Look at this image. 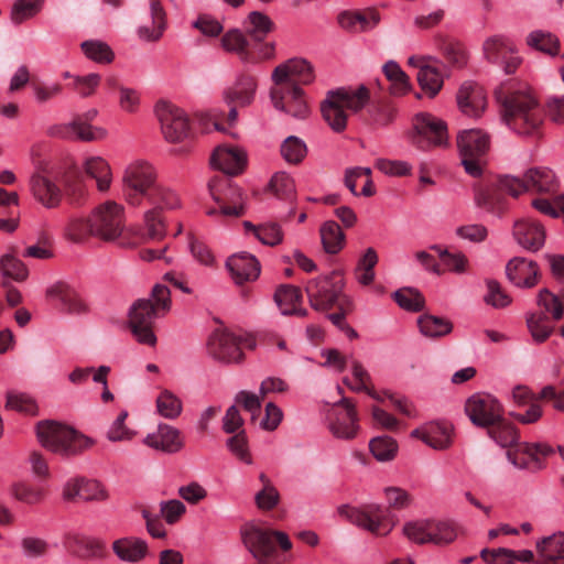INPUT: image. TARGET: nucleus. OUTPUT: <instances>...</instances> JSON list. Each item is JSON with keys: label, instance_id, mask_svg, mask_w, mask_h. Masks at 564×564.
Instances as JSON below:
<instances>
[{"label": "nucleus", "instance_id": "18", "mask_svg": "<svg viewBox=\"0 0 564 564\" xmlns=\"http://www.w3.org/2000/svg\"><path fill=\"white\" fill-rule=\"evenodd\" d=\"M346 518L355 525L376 535H386L391 527L384 520L382 508L379 505H369L364 509L347 507Z\"/></svg>", "mask_w": 564, "mask_h": 564}, {"label": "nucleus", "instance_id": "25", "mask_svg": "<svg viewBox=\"0 0 564 564\" xmlns=\"http://www.w3.org/2000/svg\"><path fill=\"white\" fill-rule=\"evenodd\" d=\"M226 268L237 284L257 280L261 271L259 260L247 252H240L229 257L226 261Z\"/></svg>", "mask_w": 564, "mask_h": 564}, {"label": "nucleus", "instance_id": "45", "mask_svg": "<svg viewBox=\"0 0 564 564\" xmlns=\"http://www.w3.org/2000/svg\"><path fill=\"white\" fill-rule=\"evenodd\" d=\"M378 263V254L376 250L369 247L358 260L355 269V276L359 284L364 286L370 285L376 276L375 267Z\"/></svg>", "mask_w": 564, "mask_h": 564}, {"label": "nucleus", "instance_id": "53", "mask_svg": "<svg viewBox=\"0 0 564 564\" xmlns=\"http://www.w3.org/2000/svg\"><path fill=\"white\" fill-rule=\"evenodd\" d=\"M44 0H15L11 9V20L20 24L36 15L43 7Z\"/></svg>", "mask_w": 564, "mask_h": 564}, {"label": "nucleus", "instance_id": "44", "mask_svg": "<svg viewBox=\"0 0 564 564\" xmlns=\"http://www.w3.org/2000/svg\"><path fill=\"white\" fill-rule=\"evenodd\" d=\"M144 202L155 206L154 208L156 209H173L181 205V200L176 192L160 182L156 183Z\"/></svg>", "mask_w": 564, "mask_h": 564}, {"label": "nucleus", "instance_id": "10", "mask_svg": "<svg viewBox=\"0 0 564 564\" xmlns=\"http://www.w3.org/2000/svg\"><path fill=\"white\" fill-rule=\"evenodd\" d=\"M411 142L421 150L443 147L447 143V128L443 120L430 113H417L413 120Z\"/></svg>", "mask_w": 564, "mask_h": 564}, {"label": "nucleus", "instance_id": "59", "mask_svg": "<svg viewBox=\"0 0 564 564\" xmlns=\"http://www.w3.org/2000/svg\"><path fill=\"white\" fill-rule=\"evenodd\" d=\"M127 417L128 412L123 410L111 423L107 431V438L110 442H129L135 436L137 432L126 425Z\"/></svg>", "mask_w": 564, "mask_h": 564}, {"label": "nucleus", "instance_id": "30", "mask_svg": "<svg viewBox=\"0 0 564 564\" xmlns=\"http://www.w3.org/2000/svg\"><path fill=\"white\" fill-rule=\"evenodd\" d=\"M59 135L65 139L80 141H100L104 140L108 132L102 127H93L83 118H77L59 128Z\"/></svg>", "mask_w": 564, "mask_h": 564}, {"label": "nucleus", "instance_id": "52", "mask_svg": "<svg viewBox=\"0 0 564 564\" xmlns=\"http://www.w3.org/2000/svg\"><path fill=\"white\" fill-rule=\"evenodd\" d=\"M369 448L377 460L388 462L395 457L398 444L390 436H377L369 442Z\"/></svg>", "mask_w": 564, "mask_h": 564}, {"label": "nucleus", "instance_id": "58", "mask_svg": "<svg viewBox=\"0 0 564 564\" xmlns=\"http://www.w3.org/2000/svg\"><path fill=\"white\" fill-rule=\"evenodd\" d=\"M527 324L536 343L546 340L554 329L544 314H530L527 318Z\"/></svg>", "mask_w": 564, "mask_h": 564}, {"label": "nucleus", "instance_id": "19", "mask_svg": "<svg viewBox=\"0 0 564 564\" xmlns=\"http://www.w3.org/2000/svg\"><path fill=\"white\" fill-rule=\"evenodd\" d=\"M334 405L341 406L343 410L336 413L335 420L329 424L332 434L341 440L355 438L359 431L358 414L355 403L343 397Z\"/></svg>", "mask_w": 564, "mask_h": 564}, {"label": "nucleus", "instance_id": "41", "mask_svg": "<svg viewBox=\"0 0 564 564\" xmlns=\"http://www.w3.org/2000/svg\"><path fill=\"white\" fill-rule=\"evenodd\" d=\"M245 29L248 36H250L252 42H254L256 46L272 31L273 23L264 13L253 11L248 15V19L245 22Z\"/></svg>", "mask_w": 564, "mask_h": 564}, {"label": "nucleus", "instance_id": "9", "mask_svg": "<svg viewBox=\"0 0 564 564\" xmlns=\"http://www.w3.org/2000/svg\"><path fill=\"white\" fill-rule=\"evenodd\" d=\"M89 218L93 236L104 240H115L123 230L124 208L117 202L107 200L93 209Z\"/></svg>", "mask_w": 564, "mask_h": 564}, {"label": "nucleus", "instance_id": "17", "mask_svg": "<svg viewBox=\"0 0 564 564\" xmlns=\"http://www.w3.org/2000/svg\"><path fill=\"white\" fill-rule=\"evenodd\" d=\"M553 453V448L543 442L528 443L522 442L512 451H508V460L518 469H528L533 467L542 469L544 464L541 458L547 457Z\"/></svg>", "mask_w": 564, "mask_h": 564}, {"label": "nucleus", "instance_id": "61", "mask_svg": "<svg viewBox=\"0 0 564 564\" xmlns=\"http://www.w3.org/2000/svg\"><path fill=\"white\" fill-rule=\"evenodd\" d=\"M6 406L30 415L37 413V404L35 400L23 392H9L7 395Z\"/></svg>", "mask_w": 564, "mask_h": 564}, {"label": "nucleus", "instance_id": "22", "mask_svg": "<svg viewBox=\"0 0 564 564\" xmlns=\"http://www.w3.org/2000/svg\"><path fill=\"white\" fill-rule=\"evenodd\" d=\"M513 237L520 247L535 252L544 246L545 230L538 221L523 218L514 223Z\"/></svg>", "mask_w": 564, "mask_h": 564}, {"label": "nucleus", "instance_id": "37", "mask_svg": "<svg viewBox=\"0 0 564 564\" xmlns=\"http://www.w3.org/2000/svg\"><path fill=\"white\" fill-rule=\"evenodd\" d=\"M150 11L152 19V26L144 24L138 29V35L141 40L148 42H155L160 40L165 30V12L159 0L150 1Z\"/></svg>", "mask_w": 564, "mask_h": 564}, {"label": "nucleus", "instance_id": "14", "mask_svg": "<svg viewBox=\"0 0 564 564\" xmlns=\"http://www.w3.org/2000/svg\"><path fill=\"white\" fill-rule=\"evenodd\" d=\"M274 87L289 88L299 84H311L314 78L312 65L304 58H291L278 65L272 72Z\"/></svg>", "mask_w": 564, "mask_h": 564}, {"label": "nucleus", "instance_id": "39", "mask_svg": "<svg viewBox=\"0 0 564 564\" xmlns=\"http://www.w3.org/2000/svg\"><path fill=\"white\" fill-rule=\"evenodd\" d=\"M221 45L225 51L237 54L243 63L254 62L250 52L252 44L241 31L235 29L225 33L221 37Z\"/></svg>", "mask_w": 564, "mask_h": 564}, {"label": "nucleus", "instance_id": "38", "mask_svg": "<svg viewBox=\"0 0 564 564\" xmlns=\"http://www.w3.org/2000/svg\"><path fill=\"white\" fill-rule=\"evenodd\" d=\"M527 186L531 192L553 193L557 188V178L547 167H532L525 172Z\"/></svg>", "mask_w": 564, "mask_h": 564}, {"label": "nucleus", "instance_id": "2", "mask_svg": "<svg viewBox=\"0 0 564 564\" xmlns=\"http://www.w3.org/2000/svg\"><path fill=\"white\" fill-rule=\"evenodd\" d=\"M171 292L167 286L156 284L148 299L137 300L129 310V326L140 344L154 346L156 336L153 323L171 310Z\"/></svg>", "mask_w": 564, "mask_h": 564}, {"label": "nucleus", "instance_id": "20", "mask_svg": "<svg viewBox=\"0 0 564 564\" xmlns=\"http://www.w3.org/2000/svg\"><path fill=\"white\" fill-rule=\"evenodd\" d=\"M30 191L36 202L46 208H55L62 200L59 186L41 171L34 172L30 177Z\"/></svg>", "mask_w": 564, "mask_h": 564}, {"label": "nucleus", "instance_id": "28", "mask_svg": "<svg viewBox=\"0 0 564 564\" xmlns=\"http://www.w3.org/2000/svg\"><path fill=\"white\" fill-rule=\"evenodd\" d=\"M538 265L525 258H513L506 267L509 281L519 288H531L538 281Z\"/></svg>", "mask_w": 564, "mask_h": 564}, {"label": "nucleus", "instance_id": "60", "mask_svg": "<svg viewBox=\"0 0 564 564\" xmlns=\"http://www.w3.org/2000/svg\"><path fill=\"white\" fill-rule=\"evenodd\" d=\"M393 297L400 307L408 311L419 312L424 306L423 295L411 288H404L395 291Z\"/></svg>", "mask_w": 564, "mask_h": 564}, {"label": "nucleus", "instance_id": "1", "mask_svg": "<svg viewBox=\"0 0 564 564\" xmlns=\"http://www.w3.org/2000/svg\"><path fill=\"white\" fill-rule=\"evenodd\" d=\"M502 106V120L518 134L531 135L543 122V111L529 86L509 82L496 89Z\"/></svg>", "mask_w": 564, "mask_h": 564}, {"label": "nucleus", "instance_id": "24", "mask_svg": "<svg viewBox=\"0 0 564 564\" xmlns=\"http://www.w3.org/2000/svg\"><path fill=\"white\" fill-rule=\"evenodd\" d=\"M456 99L460 111L468 117H479L487 105L482 87L473 82L462 84Z\"/></svg>", "mask_w": 564, "mask_h": 564}, {"label": "nucleus", "instance_id": "3", "mask_svg": "<svg viewBox=\"0 0 564 564\" xmlns=\"http://www.w3.org/2000/svg\"><path fill=\"white\" fill-rule=\"evenodd\" d=\"M36 436L45 449L62 457L76 456L95 443L73 427L50 420L36 424Z\"/></svg>", "mask_w": 564, "mask_h": 564}, {"label": "nucleus", "instance_id": "26", "mask_svg": "<svg viewBox=\"0 0 564 564\" xmlns=\"http://www.w3.org/2000/svg\"><path fill=\"white\" fill-rule=\"evenodd\" d=\"M85 175L96 183L99 193H108L113 181L110 163L100 155H87L82 161Z\"/></svg>", "mask_w": 564, "mask_h": 564}, {"label": "nucleus", "instance_id": "32", "mask_svg": "<svg viewBox=\"0 0 564 564\" xmlns=\"http://www.w3.org/2000/svg\"><path fill=\"white\" fill-rule=\"evenodd\" d=\"M257 86L254 76L241 74L237 77L235 84L225 91V99L228 104L248 106L254 99Z\"/></svg>", "mask_w": 564, "mask_h": 564}, {"label": "nucleus", "instance_id": "11", "mask_svg": "<svg viewBox=\"0 0 564 564\" xmlns=\"http://www.w3.org/2000/svg\"><path fill=\"white\" fill-rule=\"evenodd\" d=\"M155 115L160 121L162 134L167 142L178 143L189 135L188 116L180 107L169 101H159L155 105Z\"/></svg>", "mask_w": 564, "mask_h": 564}, {"label": "nucleus", "instance_id": "43", "mask_svg": "<svg viewBox=\"0 0 564 564\" xmlns=\"http://www.w3.org/2000/svg\"><path fill=\"white\" fill-rule=\"evenodd\" d=\"M417 82L422 90L429 95V97H435L443 87V75L442 73L431 63L421 66L417 72Z\"/></svg>", "mask_w": 564, "mask_h": 564}, {"label": "nucleus", "instance_id": "5", "mask_svg": "<svg viewBox=\"0 0 564 564\" xmlns=\"http://www.w3.org/2000/svg\"><path fill=\"white\" fill-rule=\"evenodd\" d=\"M159 182L158 169L148 160L129 162L121 175V189L127 204L141 206Z\"/></svg>", "mask_w": 564, "mask_h": 564}, {"label": "nucleus", "instance_id": "16", "mask_svg": "<svg viewBox=\"0 0 564 564\" xmlns=\"http://www.w3.org/2000/svg\"><path fill=\"white\" fill-rule=\"evenodd\" d=\"M486 58L500 65L506 74H513L521 63L512 42L501 35H495L484 42Z\"/></svg>", "mask_w": 564, "mask_h": 564}, {"label": "nucleus", "instance_id": "29", "mask_svg": "<svg viewBox=\"0 0 564 564\" xmlns=\"http://www.w3.org/2000/svg\"><path fill=\"white\" fill-rule=\"evenodd\" d=\"M112 551L121 562L137 564L147 557L149 547L140 538L126 536L112 542Z\"/></svg>", "mask_w": 564, "mask_h": 564}, {"label": "nucleus", "instance_id": "40", "mask_svg": "<svg viewBox=\"0 0 564 564\" xmlns=\"http://www.w3.org/2000/svg\"><path fill=\"white\" fill-rule=\"evenodd\" d=\"M453 426L447 422H431L426 424L425 444L444 451L452 445Z\"/></svg>", "mask_w": 564, "mask_h": 564}, {"label": "nucleus", "instance_id": "33", "mask_svg": "<svg viewBox=\"0 0 564 564\" xmlns=\"http://www.w3.org/2000/svg\"><path fill=\"white\" fill-rule=\"evenodd\" d=\"M459 155L484 156L489 148V137L481 130L469 129L457 135Z\"/></svg>", "mask_w": 564, "mask_h": 564}, {"label": "nucleus", "instance_id": "64", "mask_svg": "<svg viewBox=\"0 0 564 564\" xmlns=\"http://www.w3.org/2000/svg\"><path fill=\"white\" fill-rule=\"evenodd\" d=\"M487 293L484 296L485 302L495 308H503L511 303L510 296L502 290L501 285L495 280H487Z\"/></svg>", "mask_w": 564, "mask_h": 564}, {"label": "nucleus", "instance_id": "13", "mask_svg": "<svg viewBox=\"0 0 564 564\" xmlns=\"http://www.w3.org/2000/svg\"><path fill=\"white\" fill-rule=\"evenodd\" d=\"M465 413L476 426L489 427L501 419L503 406L491 394L475 393L466 400Z\"/></svg>", "mask_w": 564, "mask_h": 564}, {"label": "nucleus", "instance_id": "31", "mask_svg": "<svg viewBox=\"0 0 564 564\" xmlns=\"http://www.w3.org/2000/svg\"><path fill=\"white\" fill-rule=\"evenodd\" d=\"M379 22V15L376 11L347 10L338 15L340 26L350 32H365L373 29Z\"/></svg>", "mask_w": 564, "mask_h": 564}, {"label": "nucleus", "instance_id": "15", "mask_svg": "<svg viewBox=\"0 0 564 564\" xmlns=\"http://www.w3.org/2000/svg\"><path fill=\"white\" fill-rule=\"evenodd\" d=\"M270 97L275 109L284 111L293 118L305 119L310 115V107L300 86L272 87Z\"/></svg>", "mask_w": 564, "mask_h": 564}, {"label": "nucleus", "instance_id": "56", "mask_svg": "<svg viewBox=\"0 0 564 564\" xmlns=\"http://www.w3.org/2000/svg\"><path fill=\"white\" fill-rule=\"evenodd\" d=\"M431 521L432 520H415L406 522L403 525V534L413 543H430Z\"/></svg>", "mask_w": 564, "mask_h": 564}, {"label": "nucleus", "instance_id": "51", "mask_svg": "<svg viewBox=\"0 0 564 564\" xmlns=\"http://www.w3.org/2000/svg\"><path fill=\"white\" fill-rule=\"evenodd\" d=\"M280 152L289 164H299L306 156L307 147L299 137L290 135L282 142Z\"/></svg>", "mask_w": 564, "mask_h": 564}, {"label": "nucleus", "instance_id": "46", "mask_svg": "<svg viewBox=\"0 0 564 564\" xmlns=\"http://www.w3.org/2000/svg\"><path fill=\"white\" fill-rule=\"evenodd\" d=\"M321 239L327 253H337L344 246L345 235L336 221L329 220L321 227Z\"/></svg>", "mask_w": 564, "mask_h": 564}, {"label": "nucleus", "instance_id": "7", "mask_svg": "<svg viewBox=\"0 0 564 564\" xmlns=\"http://www.w3.org/2000/svg\"><path fill=\"white\" fill-rule=\"evenodd\" d=\"M344 285V279L336 272L311 280L306 285L311 306L317 311H326L345 302L348 297L343 294Z\"/></svg>", "mask_w": 564, "mask_h": 564}, {"label": "nucleus", "instance_id": "42", "mask_svg": "<svg viewBox=\"0 0 564 564\" xmlns=\"http://www.w3.org/2000/svg\"><path fill=\"white\" fill-rule=\"evenodd\" d=\"M488 435L501 447H517L519 433L514 425L501 419L488 427Z\"/></svg>", "mask_w": 564, "mask_h": 564}, {"label": "nucleus", "instance_id": "47", "mask_svg": "<svg viewBox=\"0 0 564 564\" xmlns=\"http://www.w3.org/2000/svg\"><path fill=\"white\" fill-rule=\"evenodd\" d=\"M527 44L551 56L557 55L560 50L558 39L552 33L542 30H535L529 33Z\"/></svg>", "mask_w": 564, "mask_h": 564}, {"label": "nucleus", "instance_id": "54", "mask_svg": "<svg viewBox=\"0 0 564 564\" xmlns=\"http://www.w3.org/2000/svg\"><path fill=\"white\" fill-rule=\"evenodd\" d=\"M82 50L87 58L96 63L108 64L113 59L110 46L101 41H85L82 43Z\"/></svg>", "mask_w": 564, "mask_h": 564}, {"label": "nucleus", "instance_id": "49", "mask_svg": "<svg viewBox=\"0 0 564 564\" xmlns=\"http://www.w3.org/2000/svg\"><path fill=\"white\" fill-rule=\"evenodd\" d=\"M0 272L3 279L15 282H23L29 276V269L12 254H4L0 258Z\"/></svg>", "mask_w": 564, "mask_h": 564}, {"label": "nucleus", "instance_id": "35", "mask_svg": "<svg viewBox=\"0 0 564 564\" xmlns=\"http://www.w3.org/2000/svg\"><path fill=\"white\" fill-rule=\"evenodd\" d=\"M302 294L300 289L293 285H281L274 293V301L283 315H306V310L300 307Z\"/></svg>", "mask_w": 564, "mask_h": 564}, {"label": "nucleus", "instance_id": "6", "mask_svg": "<svg viewBox=\"0 0 564 564\" xmlns=\"http://www.w3.org/2000/svg\"><path fill=\"white\" fill-rule=\"evenodd\" d=\"M208 191L217 204L206 210L208 216L237 218L246 213V199L242 191L234 185L226 175L215 176L208 182Z\"/></svg>", "mask_w": 564, "mask_h": 564}, {"label": "nucleus", "instance_id": "12", "mask_svg": "<svg viewBox=\"0 0 564 564\" xmlns=\"http://www.w3.org/2000/svg\"><path fill=\"white\" fill-rule=\"evenodd\" d=\"M252 348V340L236 336L227 330H215L208 339L209 355L223 362H239L242 359V347Z\"/></svg>", "mask_w": 564, "mask_h": 564}, {"label": "nucleus", "instance_id": "23", "mask_svg": "<svg viewBox=\"0 0 564 564\" xmlns=\"http://www.w3.org/2000/svg\"><path fill=\"white\" fill-rule=\"evenodd\" d=\"M47 297L58 303L59 310L67 314L80 315L87 312V304L79 293L69 285L58 282L46 291Z\"/></svg>", "mask_w": 564, "mask_h": 564}, {"label": "nucleus", "instance_id": "36", "mask_svg": "<svg viewBox=\"0 0 564 564\" xmlns=\"http://www.w3.org/2000/svg\"><path fill=\"white\" fill-rule=\"evenodd\" d=\"M243 228L248 235L253 236L264 246L274 247L282 242L283 230L278 223L267 221L253 225L251 221H243Z\"/></svg>", "mask_w": 564, "mask_h": 564}, {"label": "nucleus", "instance_id": "62", "mask_svg": "<svg viewBox=\"0 0 564 564\" xmlns=\"http://www.w3.org/2000/svg\"><path fill=\"white\" fill-rule=\"evenodd\" d=\"M442 260L443 265L448 270L457 273H462L466 269L467 259L460 252L452 253L447 249L438 245L431 246Z\"/></svg>", "mask_w": 564, "mask_h": 564}, {"label": "nucleus", "instance_id": "4", "mask_svg": "<svg viewBox=\"0 0 564 564\" xmlns=\"http://www.w3.org/2000/svg\"><path fill=\"white\" fill-rule=\"evenodd\" d=\"M369 101V90L360 85L357 88L340 87L327 93L321 105L324 120L335 132H341L347 126L346 110L358 112Z\"/></svg>", "mask_w": 564, "mask_h": 564}, {"label": "nucleus", "instance_id": "55", "mask_svg": "<svg viewBox=\"0 0 564 564\" xmlns=\"http://www.w3.org/2000/svg\"><path fill=\"white\" fill-rule=\"evenodd\" d=\"M65 236L74 242L83 241L88 236H93L90 218L80 216L70 217L65 227Z\"/></svg>", "mask_w": 564, "mask_h": 564}, {"label": "nucleus", "instance_id": "21", "mask_svg": "<svg viewBox=\"0 0 564 564\" xmlns=\"http://www.w3.org/2000/svg\"><path fill=\"white\" fill-rule=\"evenodd\" d=\"M247 163V154L237 147L219 145L210 158V164L226 176L237 175L242 172Z\"/></svg>", "mask_w": 564, "mask_h": 564}, {"label": "nucleus", "instance_id": "27", "mask_svg": "<svg viewBox=\"0 0 564 564\" xmlns=\"http://www.w3.org/2000/svg\"><path fill=\"white\" fill-rule=\"evenodd\" d=\"M143 443L164 453H176L184 445L180 430L169 424H159L156 431L148 434Z\"/></svg>", "mask_w": 564, "mask_h": 564}, {"label": "nucleus", "instance_id": "50", "mask_svg": "<svg viewBox=\"0 0 564 564\" xmlns=\"http://www.w3.org/2000/svg\"><path fill=\"white\" fill-rule=\"evenodd\" d=\"M156 410L165 419L178 417L183 410L182 400L170 390H163L156 398Z\"/></svg>", "mask_w": 564, "mask_h": 564}, {"label": "nucleus", "instance_id": "8", "mask_svg": "<svg viewBox=\"0 0 564 564\" xmlns=\"http://www.w3.org/2000/svg\"><path fill=\"white\" fill-rule=\"evenodd\" d=\"M242 539L245 545L259 564L265 563L274 555V540L278 541L283 551H289L292 547V543L284 532L264 530L254 525L243 530Z\"/></svg>", "mask_w": 564, "mask_h": 564}, {"label": "nucleus", "instance_id": "63", "mask_svg": "<svg viewBox=\"0 0 564 564\" xmlns=\"http://www.w3.org/2000/svg\"><path fill=\"white\" fill-rule=\"evenodd\" d=\"M430 543L442 545L453 542L457 536L455 527L445 521H431Z\"/></svg>", "mask_w": 564, "mask_h": 564}, {"label": "nucleus", "instance_id": "48", "mask_svg": "<svg viewBox=\"0 0 564 564\" xmlns=\"http://www.w3.org/2000/svg\"><path fill=\"white\" fill-rule=\"evenodd\" d=\"M417 324L421 333L426 337H441L452 332L453 325L449 321L425 314L419 317Z\"/></svg>", "mask_w": 564, "mask_h": 564}, {"label": "nucleus", "instance_id": "57", "mask_svg": "<svg viewBox=\"0 0 564 564\" xmlns=\"http://www.w3.org/2000/svg\"><path fill=\"white\" fill-rule=\"evenodd\" d=\"M349 365L354 377V381H350L348 378H344L343 382L354 392H365L370 387V373L356 359H351Z\"/></svg>", "mask_w": 564, "mask_h": 564}, {"label": "nucleus", "instance_id": "34", "mask_svg": "<svg viewBox=\"0 0 564 564\" xmlns=\"http://www.w3.org/2000/svg\"><path fill=\"white\" fill-rule=\"evenodd\" d=\"M536 549L542 558L535 564H564V532L542 539Z\"/></svg>", "mask_w": 564, "mask_h": 564}]
</instances>
